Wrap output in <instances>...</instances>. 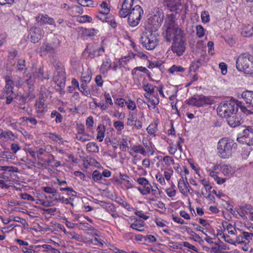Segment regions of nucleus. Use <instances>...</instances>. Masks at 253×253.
<instances>
[{
	"instance_id": "3",
	"label": "nucleus",
	"mask_w": 253,
	"mask_h": 253,
	"mask_svg": "<svg viewBox=\"0 0 253 253\" xmlns=\"http://www.w3.org/2000/svg\"><path fill=\"white\" fill-rule=\"evenodd\" d=\"M240 102L226 101L221 102L217 108V112L219 116L222 118L230 117L235 112H238V107H240Z\"/></svg>"
},
{
	"instance_id": "25",
	"label": "nucleus",
	"mask_w": 253,
	"mask_h": 253,
	"mask_svg": "<svg viewBox=\"0 0 253 253\" xmlns=\"http://www.w3.org/2000/svg\"><path fill=\"white\" fill-rule=\"evenodd\" d=\"M97 139L99 142H101L103 141V138L104 137V132L105 130V127L104 126L100 125L97 127Z\"/></svg>"
},
{
	"instance_id": "64",
	"label": "nucleus",
	"mask_w": 253,
	"mask_h": 253,
	"mask_svg": "<svg viewBox=\"0 0 253 253\" xmlns=\"http://www.w3.org/2000/svg\"><path fill=\"white\" fill-rule=\"evenodd\" d=\"M22 251L24 253H35L36 251L32 249L28 248L26 247H23L21 248Z\"/></svg>"
},
{
	"instance_id": "30",
	"label": "nucleus",
	"mask_w": 253,
	"mask_h": 253,
	"mask_svg": "<svg viewBox=\"0 0 253 253\" xmlns=\"http://www.w3.org/2000/svg\"><path fill=\"white\" fill-rule=\"evenodd\" d=\"M217 236H220L222 238L224 239L225 242L235 245L236 244V242L234 241L232 239H231L229 235H225L224 234L222 233H217Z\"/></svg>"
},
{
	"instance_id": "13",
	"label": "nucleus",
	"mask_w": 253,
	"mask_h": 253,
	"mask_svg": "<svg viewBox=\"0 0 253 253\" xmlns=\"http://www.w3.org/2000/svg\"><path fill=\"white\" fill-rule=\"evenodd\" d=\"M134 0H125L122 3V8L119 14L122 18H125L128 15L129 9L133 6Z\"/></svg>"
},
{
	"instance_id": "45",
	"label": "nucleus",
	"mask_w": 253,
	"mask_h": 253,
	"mask_svg": "<svg viewBox=\"0 0 253 253\" xmlns=\"http://www.w3.org/2000/svg\"><path fill=\"white\" fill-rule=\"evenodd\" d=\"M97 51L98 50L96 49L91 51L88 46H87L85 50V52L88 53V57L91 59L95 57V53L97 52Z\"/></svg>"
},
{
	"instance_id": "56",
	"label": "nucleus",
	"mask_w": 253,
	"mask_h": 253,
	"mask_svg": "<svg viewBox=\"0 0 253 253\" xmlns=\"http://www.w3.org/2000/svg\"><path fill=\"white\" fill-rule=\"evenodd\" d=\"M100 6L103 9V10L102 11L103 13H109L110 9L108 8L107 3L105 1H103L101 4Z\"/></svg>"
},
{
	"instance_id": "63",
	"label": "nucleus",
	"mask_w": 253,
	"mask_h": 253,
	"mask_svg": "<svg viewBox=\"0 0 253 253\" xmlns=\"http://www.w3.org/2000/svg\"><path fill=\"white\" fill-rule=\"evenodd\" d=\"M167 194L169 197H172L175 195L176 190L171 188L168 189L166 191Z\"/></svg>"
},
{
	"instance_id": "52",
	"label": "nucleus",
	"mask_w": 253,
	"mask_h": 253,
	"mask_svg": "<svg viewBox=\"0 0 253 253\" xmlns=\"http://www.w3.org/2000/svg\"><path fill=\"white\" fill-rule=\"evenodd\" d=\"M219 67L221 71V73L222 75H224L227 73V65L224 62H221L219 64Z\"/></svg>"
},
{
	"instance_id": "47",
	"label": "nucleus",
	"mask_w": 253,
	"mask_h": 253,
	"mask_svg": "<svg viewBox=\"0 0 253 253\" xmlns=\"http://www.w3.org/2000/svg\"><path fill=\"white\" fill-rule=\"evenodd\" d=\"M201 18L203 22H208L210 20L209 14L208 13V12L206 11L202 12L201 14Z\"/></svg>"
},
{
	"instance_id": "54",
	"label": "nucleus",
	"mask_w": 253,
	"mask_h": 253,
	"mask_svg": "<svg viewBox=\"0 0 253 253\" xmlns=\"http://www.w3.org/2000/svg\"><path fill=\"white\" fill-rule=\"evenodd\" d=\"M21 197L22 199L27 200L28 201H34L35 200L34 198L32 196L26 193H22L21 194Z\"/></svg>"
},
{
	"instance_id": "5",
	"label": "nucleus",
	"mask_w": 253,
	"mask_h": 253,
	"mask_svg": "<svg viewBox=\"0 0 253 253\" xmlns=\"http://www.w3.org/2000/svg\"><path fill=\"white\" fill-rule=\"evenodd\" d=\"M175 15L173 14L167 15L165 21V26L167 29L163 33L164 37L168 42H170L172 40L173 35L176 34L177 30H181L175 24Z\"/></svg>"
},
{
	"instance_id": "10",
	"label": "nucleus",
	"mask_w": 253,
	"mask_h": 253,
	"mask_svg": "<svg viewBox=\"0 0 253 253\" xmlns=\"http://www.w3.org/2000/svg\"><path fill=\"white\" fill-rule=\"evenodd\" d=\"M65 72L64 69L60 67L59 66L56 69V71L54 73V75L53 77V81L57 84V88L56 89L59 91H63L65 85Z\"/></svg>"
},
{
	"instance_id": "15",
	"label": "nucleus",
	"mask_w": 253,
	"mask_h": 253,
	"mask_svg": "<svg viewBox=\"0 0 253 253\" xmlns=\"http://www.w3.org/2000/svg\"><path fill=\"white\" fill-rule=\"evenodd\" d=\"M31 42L33 43L38 42L42 38V33L40 29L33 28L30 30L28 36Z\"/></svg>"
},
{
	"instance_id": "1",
	"label": "nucleus",
	"mask_w": 253,
	"mask_h": 253,
	"mask_svg": "<svg viewBox=\"0 0 253 253\" xmlns=\"http://www.w3.org/2000/svg\"><path fill=\"white\" fill-rule=\"evenodd\" d=\"M140 43L142 47L149 50H152L159 44V35L155 30H152L148 26H145L139 39Z\"/></svg>"
},
{
	"instance_id": "20",
	"label": "nucleus",
	"mask_w": 253,
	"mask_h": 253,
	"mask_svg": "<svg viewBox=\"0 0 253 253\" xmlns=\"http://www.w3.org/2000/svg\"><path fill=\"white\" fill-rule=\"evenodd\" d=\"M23 79L25 80V83L27 84L29 91L30 92L34 90L33 84L34 83V79L32 78V75L30 73L24 75Z\"/></svg>"
},
{
	"instance_id": "29",
	"label": "nucleus",
	"mask_w": 253,
	"mask_h": 253,
	"mask_svg": "<svg viewBox=\"0 0 253 253\" xmlns=\"http://www.w3.org/2000/svg\"><path fill=\"white\" fill-rule=\"evenodd\" d=\"M91 136L87 134L82 133V134H76V138L77 140L81 142H85L89 141L91 139Z\"/></svg>"
},
{
	"instance_id": "50",
	"label": "nucleus",
	"mask_w": 253,
	"mask_h": 253,
	"mask_svg": "<svg viewBox=\"0 0 253 253\" xmlns=\"http://www.w3.org/2000/svg\"><path fill=\"white\" fill-rule=\"evenodd\" d=\"M25 61L22 59H19L18 61L17 67L18 70L22 71L24 70L25 67Z\"/></svg>"
},
{
	"instance_id": "37",
	"label": "nucleus",
	"mask_w": 253,
	"mask_h": 253,
	"mask_svg": "<svg viewBox=\"0 0 253 253\" xmlns=\"http://www.w3.org/2000/svg\"><path fill=\"white\" fill-rule=\"evenodd\" d=\"M77 20L80 23L91 22L92 21V18L88 15H84L78 17Z\"/></svg>"
},
{
	"instance_id": "12",
	"label": "nucleus",
	"mask_w": 253,
	"mask_h": 253,
	"mask_svg": "<svg viewBox=\"0 0 253 253\" xmlns=\"http://www.w3.org/2000/svg\"><path fill=\"white\" fill-rule=\"evenodd\" d=\"M237 141L242 143H246L249 146L253 145V129H246L243 131V135L237 138Z\"/></svg>"
},
{
	"instance_id": "24",
	"label": "nucleus",
	"mask_w": 253,
	"mask_h": 253,
	"mask_svg": "<svg viewBox=\"0 0 253 253\" xmlns=\"http://www.w3.org/2000/svg\"><path fill=\"white\" fill-rule=\"evenodd\" d=\"M78 3L82 6L95 7L98 3H94L92 0H78Z\"/></svg>"
},
{
	"instance_id": "38",
	"label": "nucleus",
	"mask_w": 253,
	"mask_h": 253,
	"mask_svg": "<svg viewBox=\"0 0 253 253\" xmlns=\"http://www.w3.org/2000/svg\"><path fill=\"white\" fill-rule=\"evenodd\" d=\"M196 34L199 38H202L205 35V30L202 26L198 25L196 26Z\"/></svg>"
},
{
	"instance_id": "48",
	"label": "nucleus",
	"mask_w": 253,
	"mask_h": 253,
	"mask_svg": "<svg viewBox=\"0 0 253 253\" xmlns=\"http://www.w3.org/2000/svg\"><path fill=\"white\" fill-rule=\"evenodd\" d=\"M143 88L148 93H152L154 92V88L151 84H144Z\"/></svg>"
},
{
	"instance_id": "8",
	"label": "nucleus",
	"mask_w": 253,
	"mask_h": 253,
	"mask_svg": "<svg viewBox=\"0 0 253 253\" xmlns=\"http://www.w3.org/2000/svg\"><path fill=\"white\" fill-rule=\"evenodd\" d=\"M143 14V10L139 5L132 6L129 9L127 18L129 25L131 27L136 26L139 23Z\"/></svg>"
},
{
	"instance_id": "61",
	"label": "nucleus",
	"mask_w": 253,
	"mask_h": 253,
	"mask_svg": "<svg viewBox=\"0 0 253 253\" xmlns=\"http://www.w3.org/2000/svg\"><path fill=\"white\" fill-rule=\"evenodd\" d=\"M95 83H96V84L99 86H101L102 85L103 80H102V77L101 75L96 76V77L95 79Z\"/></svg>"
},
{
	"instance_id": "11",
	"label": "nucleus",
	"mask_w": 253,
	"mask_h": 253,
	"mask_svg": "<svg viewBox=\"0 0 253 253\" xmlns=\"http://www.w3.org/2000/svg\"><path fill=\"white\" fill-rule=\"evenodd\" d=\"M186 104L189 105L200 107L203 106L205 104H211L212 100L210 98L204 95H199L198 98L192 97L188 100L186 101Z\"/></svg>"
},
{
	"instance_id": "23",
	"label": "nucleus",
	"mask_w": 253,
	"mask_h": 253,
	"mask_svg": "<svg viewBox=\"0 0 253 253\" xmlns=\"http://www.w3.org/2000/svg\"><path fill=\"white\" fill-rule=\"evenodd\" d=\"M131 228L139 231L144 230V221L141 219H136L130 225Z\"/></svg>"
},
{
	"instance_id": "22",
	"label": "nucleus",
	"mask_w": 253,
	"mask_h": 253,
	"mask_svg": "<svg viewBox=\"0 0 253 253\" xmlns=\"http://www.w3.org/2000/svg\"><path fill=\"white\" fill-rule=\"evenodd\" d=\"M242 34L246 37L253 36V24H249L245 26L242 29Z\"/></svg>"
},
{
	"instance_id": "32",
	"label": "nucleus",
	"mask_w": 253,
	"mask_h": 253,
	"mask_svg": "<svg viewBox=\"0 0 253 253\" xmlns=\"http://www.w3.org/2000/svg\"><path fill=\"white\" fill-rule=\"evenodd\" d=\"M132 149L135 153H140L144 156L146 155V152L144 148L140 145H134L132 147Z\"/></svg>"
},
{
	"instance_id": "27",
	"label": "nucleus",
	"mask_w": 253,
	"mask_h": 253,
	"mask_svg": "<svg viewBox=\"0 0 253 253\" xmlns=\"http://www.w3.org/2000/svg\"><path fill=\"white\" fill-rule=\"evenodd\" d=\"M111 67V61L109 59H106L101 66L100 70L103 73H107Z\"/></svg>"
},
{
	"instance_id": "41",
	"label": "nucleus",
	"mask_w": 253,
	"mask_h": 253,
	"mask_svg": "<svg viewBox=\"0 0 253 253\" xmlns=\"http://www.w3.org/2000/svg\"><path fill=\"white\" fill-rule=\"evenodd\" d=\"M92 177L94 181H100L102 178V175L98 171L95 170L92 173Z\"/></svg>"
},
{
	"instance_id": "49",
	"label": "nucleus",
	"mask_w": 253,
	"mask_h": 253,
	"mask_svg": "<svg viewBox=\"0 0 253 253\" xmlns=\"http://www.w3.org/2000/svg\"><path fill=\"white\" fill-rule=\"evenodd\" d=\"M163 160L165 164L168 166L170 165V163L172 164H174V161L171 157L168 156H165L163 158Z\"/></svg>"
},
{
	"instance_id": "28",
	"label": "nucleus",
	"mask_w": 253,
	"mask_h": 253,
	"mask_svg": "<svg viewBox=\"0 0 253 253\" xmlns=\"http://www.w3.org/2000/svg\"><path fill=\"white\" fill-rule=\"evenodd\" d=\"M86 150L89 152H97L99 150L97 145L94 142H89L86 145Z\"/></svg>"
},
{
	"instance_id": "26",
	"label": "nucleus",
	"mask_w": 253,
	"mask_h": 253,
	"mask_svg": "<svg viewBox=\"0 0 253 253\" xmlns=\"http://www.w3.org/2000/svg\"><path fill=\"white\" fill-rule=\"evenodd\" d=\"M239 208L242 211H244L246 213L253 214V207L251 205L242 204Z\"/></svg>"
},
{
	"instance_id": "33",
	"label": "nucleus",
	"mask_w": 253,
	"mask_h": 253,
	"mask_svg": "<svg viewBox=\"0 0 253 253\" xmlns=\"http://www.w3.org/2000/svg\"><path fill=\"white\" fill-rule=\"evenodd\" d=\"M55 117V122L56 123H61L62 121V115L57 111H53L51 113V118H53Z\"/></svg>"
},
{
	"instance_id": "55",
	"label": "nucleus",
	"mask_w": 253,
	"mask_h": 253,
	"mask_svg": "<svg viewBox=\"0 0 253 253\" xmlns=\"http://www.w3.org/2000/svg\"><path fill=\"white\" fill-rule=\"evenodd\" d=\"M243 234L244 235V238L245 239V241H247L248 243L249 242L250 240H252V238L253 237V234L247 232H243Z\"/></svg>"
},
{
	"instance_id": "39",
	"label": "nucleus",
	"mask_w": 253,
	"mask_h": 253,
	"mask_svg": "<svg viewBox=\"0 0 253 253\" xmlns=\"http://www.w3.org/2000/svg\"><path fill=\"white\" fill-rule=\"evenodd\" d=\"M42 48L43 51L50 52L54 50L55 47L49 43H44L42 45Z\"/></svg>"
},
{
	"instance_id": "40",
	"label": "nucleus",
	"mask_w": 253,
	"mask_h": 253,
	"mask_svg": "<svg viewBox=\"0 0 253 253\" xmlns=\"http://www.w3.org/2000/svg\"><path fill=\"white\" fill-rule=\"evenodd\" d=\"M71 198H65L63 197L59 196V197H55L54 198V200L60 202L63 204H70L69 201L72 200Z\"/></svg>"
},
{
	"instance_id": "18",
	"label": "nucleus",
	"mask_w": 253,
	"mask_h": 253,
	"mask_svg": "<svg viewBox=\"0 0 253 253\" xmlns=\"http://www.w3.org/2000/svg\"><path fill=\"white\" fill-rule=\"evenodd\" d=\"M6 82V85L4 88V92L6 95L11 94L13 93V88L14 86V83L11 78L9 76H6L5 77Z\"/></svg>"
},
{
	"instance_id": "2",
	"label": "nucleus",
	"mask_w": 253,
	"mask_h": 253,
	"mask_svg": "<svg viewBox=\"0 0 253 253\" xmlns=\"http://www.w3.org/2000/svg\"><path fill=\"white\" fill-rule=\"evenodd\" d=\"M236 67L240 72L253 74V56L247 53L240 55L236 60Z\"/></svg>"
},
{
	"instance_id": "57",
	"label": "nucleus",
	"mask_w": 253,
	"mask_h": 253,
	"mask_svg": "<svg viewBox=\"0 0 253 253\" xmlns=\"http://www.w3.org/2000/svg\"><path fill=\"white\" fill-rule=\"evenodd\" d=\"M145 240L148 243H153L156 241V238L152 235H147L145 237Z\"/></svg>"
},
{
	"instance_id": "58",
	"label": "nucleus",
	"mask_w": 253,
	"mask_h": 253,
	"mask_svg": "<svg viewBox=\"0 0 253 253\" xmlns=\"http://www.w3.org/2000/svg\"><path fill=\"white\" fill-rule=\"evenodd\" d=\"M10 221H15L18 222H21L23 223V221L25 222V220L21 218L19 216H11L10 220L8 221L9 222Z\"/></svg>"
},
{
	"instance_id": "36",
	"label": "nucleus",
	"mask_w": 253,
	"mask_h": 253,
	"mask_svg": "<svg viewBox=\"0 0 253 253\" xmlns=\"http://www.w3.org/2000/svg\"><path fill=\"white\" fill-rule=\"evenodd\" d=\"M185 70V69L181 66L173 65L169 69V71L171 73H173L174 72H183Z\"/></svg>"
},
{
	"instance_id": "59",
	"label": "nucleus",
	"mask_w": 253,
	"mask_h": 253,
	"mask_svg": "<svg viewBox=\"0 0 253 253\" xmlns=\"http://www.w3.org/2000/svg\"><path fill=\"white\" fill-rule=\"evenodd\" d=\"M107 14L103 13V11H101L99 12L98 14L96 15V17L102 21V22H104L106 19V15Z\"/></svg>"
},
{
	"instance_id": "4",
	"label": "nucleus",
	"mask_w": 253,
	"mask_h": 253,
	"mask_svg": "<svg viewBox=\"0 0 253 253\" xmlns=\"http://www.w3.org/2000/svg\"><path fill=\"white\" fill-rule=\"evenodd\" d=\"M184 36V33L181 30H177L176 34L173 35V42L171 49L178 56L182 55L185 50L186 43Z\"/></svg>"
},
{
	"instance_id": "34",
	"label": "nucleus",
	"mask_w": 253,
	"mask_h": 253,
	"mask_svg": "<svg viewBox=\"0 0 253 253\" xmlns=\"http://www.w3.org/2000/svg\"><path fill=\"white\" fill-rule=\"evenodd\" d=\"M79 90L83 93L84 95L88 96L90 94V91L89 89H87V85L85 84L82 83Z\"/></svg>"
},
{
	"instance_id": "35",
	"label": "nucleus",
	"mask_w": 253,
	"mask_h": 253,
	"mask_svg": "<svg viewBox=\"0 0 253 253\" xmlns=\"http://www.w3.org/2000/svg\"><path fill=\"white\" fill-rule=\"evenodd\" d=\"M78 227L84 230H91L92 227L86 222H80L77 224Z\"/></svg>"
},
{
	"instance_id": "17",
	"label": "nucleus",
	"mask_w": 253,
	"mask_h": 253,
	"mask_svg": "<svg viewBox=\"0 0 253 253\" xmlns=\"http://www.w3.org/2000/svg\"><path fill=\"white\" fill-rule=\"evenodd\" d=\"M35 105L37 112L40 117L47 110V105L44 103V100L42 98L37 101Z\"/></svg>"
},
{
	"instance_id": "21",
	"label": "nucleus",
	"mask_w": 253,
	"mask_h": 253,
	"mask_svg": "<svg viewBox=\"0 0 253 253\" xmlns=\"http://www.w3.org/2000/svg\"><path fill=\"white\" fill-rule=\"evenodd\" d=\"M178 187L181 193L184 194V189L188 188L189 187V184L187 180H185L184 179V176L182 174H181V178L178 180Z\"/></svg>"
},
{
	"instance_id": "7",
	"label": "nucleus",
	"mask_w": 253,
	"mask_h": 253,
	"mask_svg": "<svg viewBox=\"0 0 253 253\" xmlns=\"http://www.w3.org/2000/svg\"><path fill=\"white\" fill-rule=\"evenodd\" d=\"M242 97L246 102V105H242L240 102L241 111L247 115L253 114V91L246 90L242 94Z\"/></svg>"
},
{
	"instance_id": "46",
	"label": "nucleus",
	"mask_w": 253,
	"mask_h": 253,
	"mask_svg": "<svg viewBox=\"0 0 253 253\" xmlns=\"http://www.w3.org/2000/svg\"><path fill=\"white\" fill-rule=\"evenodd\" d=\"M137 182L139 184L144 185V187L150 186L148 181L144 177H140L138 178Z\"/></svg>"
},
{
	"instance_id": "6",
	"label": "nucleus",
	"mask_w": 253,
	"mask_h": 253,
	"mask_svg": "<svg viewBox=\"0 0 253 253\" xmlns=\"http://www.w3.org/2000/svg\"><path fill=\"white\" fill-rule=\"evenodd\" d=\"M148 19L147 24L145 26H148L152 30H156L160 27L164 18V13L162 10H160L159 8H156L154 9L153 14Z\"/></svg>"
},
{
	"instance_id": "60",
	"label": "nucleus",
	"mask_w": 253,
	"mask_h": 253,
	"mask_svg": "<svg viewBox=\"0 0 253 253\" xmlns=\"http://www.w3.org/2000/svg\"><path fill=\"white\" fill-rule=\"evenodd\" d=\"M49 137L52 140H53L54 141H58L61 139V138L59 135H57L55 133H49Z\"/></svg>"
},
{
	"instance_id": "16",
	"label": "nucleus",
	"mask_w": 253,
	"mask_h": 253,
	"mask_svg": "<svg viewBox=\"0 0 253 253\" xmlns=\"http://www.w3.org/2000/svg\"><path fill=\"white\" fill-rule=\"evenodd\" d=\"M227 121L228 125L232 127H236L241 124L242 121V118L237 112H235L234 114L230 116V117H227Z\"/></svg>"
},
{
	"instance_id": "43",
	"label": "nucleus",
	"mask_w": 253,
	"mask_h": 253,
	"mask_svg": "<svg viewBox=\"0 0 253 253\" xmlns=\"http://www.w3.org/2000/svg\"><path fill=\"white\" fill-rule=\"evenodd\" d=\"M114 126L118 131H121L124 128V124L121 121H116L114 123Z\"/></svg>"
},
{
	"instance_id": "62",
	"label": "nucleus",
	"mask_w": 253,
	"mask_h": 253,
	"mask_svg": "<svg viewBox=\"0 0 253 253\" xmlns=\"http://www.w3.org/2000/svg\"><path fill=\"white\" fill-rule=\"evenodd\" d=\"M138 189L143 195H146L150 192L149 186L145 187V188L142 189L141 188H138Z\"/></svg>"
},
{
	"instance_id": "19",
	"label": "nucleus",
	"mask_w": 253,
	"mask_h": 253,
	"mask_svg": "<svg viewBox=\"0 0 253 253\" xmlns=\"http://www.w3.org/2000/svg\"><path fill=\"white\" fill-rule=\"evenodd\" d=\"M0 170L4 171L0 176L1 178H5L6 177H7V174L9 172H17L19 171V169L17 167L12 166H3L0 167Z\"/></svg>"
},
{
	"instance_id": "44",
	"label": "nucleus",
	"mask_w": 253,
	"mask_h": 253,
	"mask_svg": "<svg viewBox=\"0 0 253 253\" xmlns=\"http://www.w3.org/2000/svg\"><path fill=\"white\" fill-rule=\"evenodd\" d=\"M222 226L224 229H227L228 233H233L230 229L233 228V225L231 224L228 223L227 221H223L222 223Z\"/></svg>"
},
{
	"instance_id": "53",
	"label": "nucleus",
	"mask_w": 253,
	"mask_h": 253,
	"mask_svg": "<svg viewBox=\"0 0 253 253\" xmlns=\"http://www.w3.org/2000/svg\"><path fill=\"white\" fill-rule=\"evenodd\" d=\"M120 177L122 180L126 181L127 183L130 185V187L132 186L131 181L129 180V178L126 174L120 173Z\"/></svg>"
},
{
	"instance_id": "31",
	"label": "nucleus",
	"mask_w": 253,
	"mask_h": 253,
	"mask_svg": "<svg viewBox=\"0 0 253 253\" xmlns=\"http://www.w3.org/2000/svg\"><path fill=\"white\" fill-rule=\"evenodd\" d=\"M220 169L225 175H229L232 170L230 166L225 165L220 166Z\"/></svg>"
},
{
	"instance_id": "51",
	"label": "nucleus",
	"mask_w": 253,
	"mask_h": 253,
	"mask_svg": "<svg viewBox=\"0 0 253 253\" xmlns=\"http://www.w3.org/2000/svg\"><path fill=\"white\" fill-rule=\"evenodd\" d=\"M43 190L47 193H50L53 194V197L55 196V194L56 193V190L53 188L50 187H44L43 188Z\"/></svg>"
},
{
	"instance_id": "42",
	"label": "nucleus",
	"mask_w": 253,
	"mask_h": 253,
	"mask_svg": "<svg viewBox=\"0 0 253 253\" xmlns=\"http://www.w3.org/2000/svg\"><path fill=\"white\" fill-rule=\"evenodd\" d=\"M5 137L4 140L5 141H7L8 140H14L16 138L15 135L10 131H5Z\"/></svg>"
},
{
	"instance_id": "14",
	"label": "nucleus",
	"mask_w": 253,
	"mask_h": 253,
	"mask_svg": "<svg viewBox=\"0 0 253 253\" xmlns=\"http://www.w3.org/2000/svg\"><path fill=\"white\" fill-rule=\"evenodd\" d=\"M165 3L171 11L178 13L181 10V0H165Z\"/></svg>"
},
{
	"instance_id": "9",
	"label": "nucleus",
	"mask_w": 253,
	"mask_h": 253,
	"mask_svg": "<svg viewBox=\"0 0 253 253\" xmlns=\"http://www.w3.org/2000/svg\"><path fill=\"white\" fill-rule=\"evenodd\" d=\"M233 145L232 142L226 138L221 139L217 145L219 156L222 158H228L231 154Z\"/></svg>"
}]
</instances>
